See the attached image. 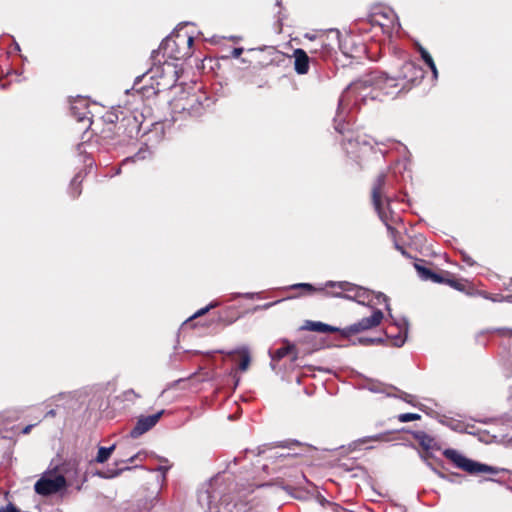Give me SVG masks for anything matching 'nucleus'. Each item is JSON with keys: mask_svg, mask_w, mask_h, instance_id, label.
Here are the masks:
<instances>
[{"mask_svg": "<svg viewBox=\"0 0 512 512\" xmlns=\"http://www.w3.org/2000/svg\"><path fill=\"white\" fill-rule=\"evenodd\" d=\"M103 127L100 133L105 139L125 141L138 137L141 129V121L137 115L129 110L107 111L102 117Z\"/></svg>", "mask_w": 512, "mask_h": 512, "instance_id": "1", "label": "nucleus"}, {"mask_svg": "<svg viewBox=\"0 0 512 512\" xmlns=\"http://www.w3.org/2000/svg\"><path fill=\"white\" fill-rule=\"evenodd\" d=\"M399 83L393 72L388 74L381 71H372L351 83L348 90L361 94L366 89L371 88L369 95L372 99L377 98L379 92L387 96L397 97L406 94L402 92Z\"/></svg>", "mask_w": 512, "mask_h": 512, "instance_id": "2", "label": "nucleus"}, {"mask_svg": "<svg viewBox=\"0 0 512 512\" xmlns=\"http://www.w3.org/2000/svg\"><path fill=\"white\" fill-rule=\"evenodd\" d=\"M193 37L177 34L175 37L165 38L157 50H153L151 60L153 65H167L169 59L181 60L192 55Z\"/></svg>", "mask_w": 512, "mask_h": 512, "instance_id": "3", "label": "nucleus"}, {"mask_svg": "<svg viewBox=\"0 0 512 512\" xmlns=\"http://www.w3.org/2000/svg\"><path fill=\"white\" fill-rule=\"evenodd\" d=\"M393 73L396 80L400 82L399 85L403 93H408L419 86L425 76L424 69L412 60L403 61Z\"/></svg>", "mask_w": 512, "mask_h": 512, "instance_id": "4", "label": "nucleus"}, {"mask_svg": "<svg viewBox=\"0 0 512 512\" xmlns=\"http://www.w3.org/2000/svg\"><path fill=\"white\" fill-rule=\"evenodd\" d=\"M202 98L207 100L206 97L196 93H183L172 100L173 111L190 117H199L205 111Z\"/></svg>", "mask_w": 512, "mask_h": 512, "instance_id": "5", "label": "nucleus"}, {"mask_svg": "<svg viewBox=\"0 0 512 512\" xmlns=\"http://www.w3.org/2000/svg\"><path fill=\"white\" fill-rule=\"evenodd\" d=\"M443 455L445 456V458L450 460L457 468L472 475L480 473H498V470L496 468L473 461L465 457L455 449H446L444 450Z\"/></svg>", "mask_w": 512, "mask_h": 512, "instance_id": "6", "label": "nucleus"}, {"mask_svg": "<svg viewBox=\"0 0 512 512\" xmlns=\"http://www.w3.org/2000/svg\"><path fill=\"white\" fill-rule=\"evenodd\" d=\"M387 182V173L381 172L379 173L375 179L373 180L372 187H371V201L372 204L378 213L380 219L387 223V214L384 210V203L387 204L390 203V200L385 195V187ZM387 228L391 231H394V228H392L390 225L386 224Z\"/></svg>", "mask_w": 512, "mask_h": 512, "instance_id": "7", "label": "nucleus"}, {"mask_svg": "<svg viewBox=\"0 0 512 512\" xmlns=\"http://www.w3.org/2000/svg\"><path fill=\"white\" fill-rule=\"evenodd\" d=\"M415 269L419 273L422 279L430 280L435 283L446 284L455 290L465 292L468 284L462 279H457L454 274L449 271L441 270L440 273H436L429 268H426L420 264H415Z\"/></svg>", "mask_w": 512, "mask_h": 512, "instance_id": "8", "label": "nucleus"}, {"mask_svg": "<svg viewBox=\"0 0 512 512\" xmlns=\"http://www.w3.org/2000/svg\"><path fill=\"white\" fill-rule=\"evenodd\" d=\"M383 318V312L380 309H375L371 316L364 317L357 323L341 329V336L348 338L360 332L375 328L380 325Z\"/></svg>", "mask_w": 512, "mask_h": 512, "instance_id": "9", "label": "nucleus"}, {"mask_svg": "<svg viewBox=\"0 0 512 512\" xmlns=\"http://www.w3.org/2000/svg\"><path fill=\"white\" fill-rule=\"evenodd\" d=\"M66 479L63 475L53 478L42 477L34 485L35 492L42 496L55 494L66 487Z\"/></svg>", "mask_w": 512, "mask_h": 512, "instance_id": "10", "label": "nucleus"}, {"mask_svg": "<svg viewBox=\"0 0 512 512\" xmlns=\"http://www.w3.org/2000/svg\"><path fill=\"white\" fill-rule=\"evenodd\" d=\"M328 286L340 289V292H327L328 295H331L333 297H342L343 292H353V295H348V299L357 301L359 303H363L361 299L364 298L365 295L367 294L365 289L358 287L347 281H329Z\"/></svg>", "mask_w": 512, "mask_h": 512, "instance_id": "11", "label": "nucleus"}, {"mask_svg": "<svg viewBox=\"0 0 512 512\" xmlns=\"http://www.w3.org/2000/svg\"><path fill=\"white\" fill-rule=\"evenodd\" d=\"M163 414L164 410H161L153 415L140 416L134 428L130 431V437L136 439L152 429L158 423Z\"/></svg>", "mask_w": 512, "mask_h": 512, "instance_id": "12", "label": "nucleus"}, {"mask_svg": "<svg viewBox=\"0 0 512 512\" xmlns=\"http://www.w3.org/2000/svg\"><path fill=\"white\" fill-rule=\"evenodd\" d=\"M394 14L391 10L379 9L368 16L371 25H378L381 28H390L394 23Z\"/></svg>", "mask_w": 512, "mask_h": 512, "instance_id": "13", "label": "nucleus"}, {"mask_svg": "<svg viewBox=\"0 0 512 512\" xmlns=\"http://www.w3.org/2000/svg\"><path fill=\"white\" fill-rule=\"evenodd\" d=\"M284 346L276 349L271 353V358L273 361H280L284 357L291 355V361L294 362L298 359V350L295 346V344L291 343L290 341L284 339L282 341Z\"/></svg>", "mask_w": 512, "mask_h": 512, "instance_id": "14", "label": "nucleus"}, {"mask_svg": "<svg viewBox=\"0 0 512 512\" xmlns=\"http://www.w3.org/2000/svg\"><path fill=\"white\" fill-rule=\"evenodd\" d=\"M293 57L295 71L300 75L307 74L310 63V58L307 53L303 49L297 48L293 52Z\"/></svg>", "mask_w": 512, "mask_h": 512, "instance_id": "15", "label": "nucleus"}, {"mask_svg": "<svg viewBox=\"0 0 512 512\" xmlns=\"http://www.w3.org/2000/svg\"><path fill=\"white\" fill-rule=\"evenodd\" d=\"M302 330H308V331H314V332H320V333H334L339 332L341 334V329L330 326L328 324L322 323V322H314L307 320L305 323L301 326Z\"/></svg>", "mask_w": 512, "mask_h": 512, "instance_id": "16", "label": "nucleus"}, {"mask_svg": "<svg viewBox=\"0 0 512 512\" xmlns=\"http://www.w3.org/2000/svg\"><path fill=\"white\" fill-rule=\"evenodd\" d=\"M239 318V312L235 307L229 306L218 313V322L227 326L234 323Z\"/></svg>", "mask_w": 512, "mask_h": 512, "instance_id": "17", "label": "nucleus"}, {"mask_svg": "<svg viewBox=\"0 0 512 512\" xmlns=\"http://www.w3.org/2000/svg\"><path fill=\"white\" fill-rule=\"evenodd\" d=\"M389 329H397V327L391 326V327L387 328L385 334L388 338H391V345H393L395 347H401L406 341L407 330L406 329L404 331L399 330L396 335H391L389 333Z\"/></svg>", "mask_w": 512, "mask_h": 512, "instance_id": "18", "label": "nucleus"}, {"mask_svg": "<svg viewBox=\"0 0 512 512\" xmlns=\"http://www.w3.org/2000/svg\"><path fill=\"white\" fill-rule=\"evenodd\" d=\"M235 353L239 354L240 356V361H239V369L241 371H246L250 365V361H251V358H250V354H249V351L247 348H241L237 351H235ZM234 354V352H231L229 353V355H232Z\"/></svg>", "mask_w": 512, "mask_h": 512, "instance_id": "19", "label": "nucleus"}, {"mask_svg": "<svg viewBox=\"0 0 512 512\" xmlns=\"http://www.w3.org/2000/svg\"><path fill=\"white\" fill-rule=\"evenodd\" d=\"M420 55H421V58L423 59V61L427 64V66L431 69L434 77L436 78L437 75H438V71H437V68H436V65H435V62L432 58V56L430 55V53L423 47H419L418 49Z\"/></svg>", "mask_w": 512, "mask_h": 512, "instance_id": "20", "label": "nucleus"}, {"mask_svg": "<svg viewBox=\"0 0 512 512\" xmlns=\"http://www.w3.org/2000/svg\"><path fill=\"white\" fill-rule=\"evenodd\" d=\"M82 193V180L79 175H76L70 182L69 194L73 199H76Z\"/></svg>", "mask_w": 512, "mask_h": 512, "instance_id": "21", "label": "nucleus"}, {"mask_svg": "<svg viewBox=\"0 0 512 512\" xmlns=\"http://www.w3.org/2000/svg\"><path fill=\"white\" fill-rule=\"evenodd\" d=\"M115 450V444H113L112 446L110 447H100L98 449V453H97V456L95 458V461L97 463H104L106 462L111 454L113 453V451Z\"/></svg>", "mask_w": 512, "mask_h": 512, "instance_id": "22", "label": "nucleus"}, {"mask_svg": "<svg viewBox=\"0 0 512 512\" xmlns=\"http://www.w3.org/2000/svg\"><path fill=\"white\" fill-rule=\"evenodd\" d=\"M415 438L418 440L419 445L423 449L429 450L433 447L434 439L431 436L427 435L426 433L419 432L415 435Z\"/></svg>", "mask_w": 512, "mask_h": 512, "instance_id": "23", "label": "nucleus"}, {"mask_svg": "<svg viewBox=\"0 0 512 512\" xmlns=\"http://www.w3.org/2000/svg\"><path fill=\"white\" fill-rule=\"evenodd\" d=\"M291 289H300L302 290V294H312L314 292H319V288H316L309 283L294 284L291 286Z\"/></svg>", "mask_w": 512, "mask_h": 512, "instance_id": "24", "label": "nucleus"}, {"mask_svg": "<svg viewBox=\"0 0 512 512\" xmlns=\"http://www.w3.org/2000/svg\"><path fill=\"white\" fill-rule=\"evenodd\" d=\"M397 418L400 422L404 423V422L419 420L421 418V416L417 413H403V414H399L397 416Z\"/></svg>", "mask_w": 512, "mask_h": 512, "instance_id": "25", "label": "nucleus"}, {"mask_svg": "<svg viewBox=\"0 0 512 512\" xmlns=\"http://www.w3.org/2000/svg\"><path fill=\"white\" fill-rule=\"evenodd\" d=\"M131 468L129 466L121 467L114 471H109V474H106L104 472H98V475L102 478H113L118 475H120L123 471L130 470Z\"/></svg>", "mask_w": 512, "mask_h": 512, "instance_id": "26", "label": "nucleus"}, {"mask_svg": "<svg viewBox=\"0 0 512 512\" xmlns=\"http://www.w3.org/2000/svg\"><path fill=\"white\" fill-rule=\"evenodd\" d=\"M217 306V303H210L208 306L204 307V308H201L200 310H198L197 312L194 313V315L191 317V318H198L200 316H203L204 314H206L209 310L213 309L214 307Z\"/></svg>", "mask_w": 512, "mask_h": 512, "instance_id": "27", "label": "nucleus"}, {"mask_svg": "<svg viewBox=\"0 0 512 512\" xmlns=\"http://www.w3.org/2000/svg\"><path fill=\"white\" fill-rule=\"evenodd\" d=\"M343 145V148L346 150V153L347 154H350L351 152L349 151V147H352V148H358L359 147V143L357 141H353L351 139L347 140V141H343L342 143Z\"/></svg>", "mask_w": 512, "mask_h": 512, "instance_id": "28", "label": "nucleus"}, {"mask_svg": "<svg viewBox=\"0 0 512 512\" xmlns=\"http://www.w3.org/2000/svg\"><path fill=\"white\" fill-rule=\"evenodd\" d=\"M319 292L322 293L324 296H330L332 297L331 295H328L327 292H340V289L338 288H332L330 286H328V282L325 284V287H320L319 288Z\"/></svg>", "mask_w": 512, "mask_h": 512, "instance_id": "29", "label": "nucleus"}, {"mask_svg": "<svg viewBox=\"0 0 512 512\" xmlns=\"http://www.w3.org/2000/svg\"><path fill=\"white\" fill-rule=\"evenodd\" d=\"M381 341H382V339H380V338L379 339H372V338H360L359 339V342L361 344H365V345L373 344L375 342H381Z\"/></svg>", "mask_w": 512, "mask_h": 512, "instance_id": "30", "label": "nucleus"}, {"mask_svg": "<svg viewBox=\"0 0 512 512\" xmlns=\"http://www.w3.org/2000/svg\"><path fill=\"white\" fill-rule=\"evenodd\" d=\"M0 512H20L14 505L9 504L4 508L0 509Z\"/></svg>", "mask_w": 512, "mask_h": 512, "instance_id": "31", "label": "nucleus"}, {"mask_svg": "<svg viewBox=\"0 0 512 512\" xmlns=\"http://www.w3.org/2000/svg\"><path fill=\"white\" fill-rule=\"evenodd\" d=\"M138 456L139 454H135L129 457L127 460H121L119 462H116V465H119L120 463H133L138 458Z\"/></svg>", "mask_w": 512, "mask_h": 512, "instance_id": "32", "label": "nucleus"}, {"mask_svg": "<svg viewBox=\"0 0 512 512\" xmlns=\"http://www.w3.org/2000/svg\"><path fill=\"white\" fill-rule=\"evenodd\" d=\"M243 52V48H234L232 54L234 57L238 58Z\"/></svg>", "mask_w": 512, "mask_h": 512, "instance_id": "33", "label": "nucleus"}, {"mask_svg": "<svg viewBox=\"0 0 512 512\" xmlns=\"http://www.w3.org/2000/svg\"><path fill=\"white\" fill-rule=\"evenodd\" d=\"M333 510H334V512H346V510L344 508H342L341 506H339L337 504H333Z\"/></svg>", "mask_w": 512, "mask_h": 512, "instance_id": "34", "label": "nucleus"}, {"mask_svg": "<svg viewBox=\"0 0 512 512\" xmlns=\"http://www.w3.org/2000/svg\"><path fill=\"white\" fill-rule=\"evenodd\" d=\"M33 426H34V425H32V424H31V425H27V426H25V427L23 428V430H22V433H23V434H28V433H30V431H31V429L33 428Z\"/></svg>", "mask_w": 512, "mask_h": 512, "instance_id": "35", "label": "nucleus"}, {"mask_svg": "<svg viewBox=\"0 0 512 512\" xmlns=\"http://www.w3.org/2000/svg\"><path fill=\"white\" fill-rule=\"evenodd\" d=\"M396 249L401 252L402 255L408 256L407 252L402 246H399L398 244L395 245Z\"/></svg>", "mask_w": 512, "mask_h": 512, "instance_id": "36", "label": "nucleus"}, {"mask_svg": "<svg viewBox=\"0 0 512 512\" xmlns=\"http://www.w3.org/2000/svg\"><path fill=\"white\" fill-rule=\"evenodd\" d=\"M124 395L125 396H128V395H134L136 397H139V395H137L132 389L131 390H128V391H125L124 392Z\"/></svg>", "mask_w": 512, "mask_h": 512, "instance_id": "37", "label": "nucleus"}, {"mask_svg": "<svg viewBox=\"0 0 512 512\" xmlns=\"http://www.w3.org/2000/svg\"><path fill=\"white\" fill-rule=\"evenodd\" d=\"M348 295H353V292H343L341 298L348 299Z\"/></svg>", "mask_w": 512, "mask_h": 512, "instance_id": "38", "label": "nucleus"}, {"mask_svg": "<svg viewBox=\"0 0 512 512\" xmlns=\"http://www.w3.org/2000/svg\"><path fill=\"white\" fill-rule=\"evenodd\" d=\"M47 415H51V416H55V411L54 410H50Z\"/></svg>", "mask_w": 512, "mask_h": 512, "instance_id": "39", "label": "nucleus"}, {"mask_svg": "<svg viewBox=\"0 0 512 512\" xmlns=\"http://www.w3.org/2000/svg\"><path fill=\"white\" fill-rule=\"evenodd\" d=\"M509 336H512V329L509 330V333H508Z\"/></svg>", "mask_w": 512, "mask_h": 512, "instance_id": "40", "label": "nucleus"}]
</instances>
